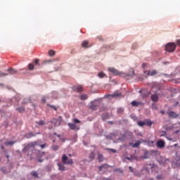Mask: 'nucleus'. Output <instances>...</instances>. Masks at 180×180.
I'll list each match as a JSON object with an SVG mask.
<instances>
[{
    "mask_svg": "<svg viewBox=\"0 0 180 180\" xmlns=\"http://www.w3.org/2000/svg\"><path fill=\"white\" fill-rule=\"evenodd\" d=\"M108 71L113 74V75H120V77H130V75H126L121 72H118L115 68H108Z\"/></svg>",
    "mask_w": 180,
    "mask_h": 180,
    "instance_id": "nucleus-1",
    "label": "nucleus"
},
{
    "mask_svg": "<svg viewBox=\"0 0 180 180\" xmlns=\"http://www.w3.org/2000/svg\"><path fill=\"white\" fill-rule=\"evenodd\" d=\"M165 51L168 53H172L175 51V49H176V44H175L174 42H170L165 46Z\"/></svg>",
    "mask_w": 180,
    "mask_h": 180,
    "instance_id": "nucleus-2",
    "label": "nucleus"
},
{
    "mask_svg": "<svg viewBox=\"0 0 180 180\" xmlns=\"http://www.w3.org/2000/svg\"><path fill=\"white\" fill-rule=\"evenodd\" d=\"M62 162L65 165H72V164H74L72 159H70L68 156H66L65 154L63 155L62 156Z\"/></svg>",
    "mask_w": 180,
    "mask_h": 180,
    "instance_id": "nucleus-3",
    "label": "nucleus"
},
{
    "mask_svg": "<svg viewBox=\"0 0 180 180\" xmlns=\"http://www.w3.org/2000/svg\"><path fill=\"white\" fill-rule=\"evenodd\" d=\"M61 122H63V117L59 116L57 118H53L51 123H53L54 126H60Z\"/></svg>",
    "mask_w": 180,
    "mask_h": 180,
    "instance_id": "nucleus-4",
    "label": "nucleus"
},
{
    "mask_svg": "<svg viewBox=\"0 0 180 180\" xmlns=\"http://www.w3.org/2000/svg\"><path fill=\"white\" fill-rule=\"evenodd\" d=\"M120 93L115 91L112 94L106 95L105 98H107V99H112L113 98H117V96H120Z\"/></svg>",
    "mask_w": 180,
    "mask_h": 180,
    "instance_id": "nucleus-5",
    "label": "nucleus"
},
{
    "mask_svg": "<svg viewBox=\"0 0 180 180\" xmlns=\"http://www.w3.org/2000/svg\"><path fill=\"white\" fill-rule=\"evenodd\" d=\"M167 115L170 119H176L179 116V114L174 111H169L167 112Z\"/></svg>",
    "mask_w": 180,
    "mask_h": 180,
    "instance_id": "nucleus-6",
    "label": "nucleus"
},
{
    "mask_svg": "<svg viewBox=\"0 0 180 180\" xmlns=\"http://www.w3.org/2000/svg\"><path fill=\"white\" fill-rule=\"evenodd\" d=\"M91 46V45H89V41H88V40H84L82 43V47H83L84 49H88Z\"/></svg>",
    "mask_w": 180,
    "mask_h": 180,
    "instance_id": "nucleus-7",
    "label": "nucleus"
},
{
    "mask_svg": "<svg viewBox=\"0 0 180 180\" xmlns=\"http://www.w3.org/2000/svg\"><path fill=\"white\" fill-rule=\"evenodd\" d=\"M72 90L75 92H82V86L81 85L74 86L72 87Z\"/></svg>",
    "mask_w": 180,
    "mask_h": 180,
    "instance_id": "nucleus-8",
    "label": "nucleus"
},
{
    "mask_svg": "<svg viewBox=\"0 0 180 180\" xmlns=\"http://www.w3.org/2000/svg\"><path fill=\"white\" fill-rule=\"evenodd\" d=\"M157 146L159 148H164L165 147V141L160 140L157 142Z\"/></svg>",
    "mask_w": 180,
    "mask_h": 180,
    "instance_id": "nucleus-9",
    "label": "nucleus"
},
{
    "mask_svg": "<svg viewBox=\"0 0 180 180\" xmlns=\"http://www.w3.org/2000/svg\"><path fill=\"white\" fill-rule=\"evenodd\" d=\"M34 146H36V142H31L27 144V146H26L24 149L23 151H27V150H29V148H30V147H34Z\"/></svg>",
    "mask_w": 180,
    "mask_h": 180,
    "instance_id": "nucleus-10",
    "label": "nucleus"
},
{
    "mask_svg": "<svg viewBox=\"0 0 180 180\" xmlns=\"http://www.w3.org/2000/svg\"><path fill=\"white\" fill-rule=\"evenodd\" d=\"M144 74H146V75H155L157 74L156 70H145L144 71Z\"/></svg>",
    "mask_w": 180,
    "mask_h": 180,
    "instance_id": "nucleus-11",
    "label": "nucleus"
},
{
    "mask_svg": "<svg viewBox=\"0 0 180 180\" xmlns=\"http://www.w3.org/2000/svg\"><path fill=\"white\" fill-rule=\"evenodd\" d=\"M58 170L59 171H67V167L64 166L62 163H58Z\"/></svg>",
    "mask_w": 180,
    "mask_h": 180,
    "instance_id": "nucleus-12",
    "label": "nucleus"
},
{
    "mask_svg": "<svg viewBox=\"0 0 180 180\" xmlns=\"http://www.w3.org/2000/svg\"><path fill=\"white\" fill-rule=\"evenodd\" d=\"M108 168H110V166L105 163L99 167V171H102V169H108Z\"/></svg>",
    "mask_w": 180,
    "mask_h": 180,
    "instance_id": "nucleus-13",
    "label": "nucleus"
},
{
    "mask_svg": "<svg viewBox=\"0 0 180 180\" xmlns=\"http://www.w3.org/2000/svg\"><path fill=\"white\" fill-rule=\"evenodd\" d=\"M89 108L91 110H97V109H98V104H96V103H92L91 105H90Z\"/></svg>",
    "mask_w": 180,
    "mask_h": 180,
    "instance_id": "nucleus-14",
    "label": "nucleus"
},
{
    "mask_svg": "<svg viewBox=\"0 0 180 180\" xmlns=\"http://www.w3.org/2000/svg\"><path fill=\"white\" fill-rule=\"evenodd\" d=\"M151 100L153 102H158V95L153 94L151 96Z\"/></svg>",
    "mask_w": 180,
    "mask_h": 180,
    "instance_id": "nucleus-15",
    "label": "nucleus"
},
{
    "mask_svg": "<svg viewBox=\"0 0 180 180\" xmlns=\"http://www.w3.org/2000/svg\"><path fill=\"white\" fill-rule=\"evenodd\" d=\"M68 126L70 127V130H75L76 124L75 123L71 124V123H68Z\"/></svg>",
    "mask_w": 180,
    "mask_h": 180,
    "instance_id": "nucleus-16",
    "label": "nucleus"
},
{
    "mask_svg": "<svg viewBox=\"0 0 180 180\" xmlns=\"http://www.w3.org/2000/svg\"><path fill=\"white\" fill-rule=\"evenodd\" d=\"M34 136H36V135H34L33 134V132H30V133L25 134L26 139H32V137H34Z\"/></svg>",
    "mask_w": 180,
    "mask_h": 180,
    "instance_id": "nucleus-17",
    "label": "nucleus"
},
{
    "mask_svg": "<svg viewBox=\"0 0 180 180\" xmlns=\"http://www.w3.org/2000/svg\"><path fill=\"white\" fill-rule=\"evenodd\" d=\"M140 144H141V142H140V141H137L135 143L132 145V147L134 148H137L138 147H140Z\"/></svg>",
    "mask_w": 180,
    "mask_h": 180,
    "instance_id": "nucleus-18",
    "label": "nucleus"
},
{
    "mask_svg": "<svg viewBox=\"0 0 180 180\" xmlns=\"http://www.w3.org/2000/svg\"><path fill=\"white\" fill-rule=\"evenodd\" d=\"M131 106H139L141 105V102H137L136 101H134L131 103Z\"/></svg>",
    "mask_w": 180,
    "mask_h": 180,
    "instance_id": "nucleus-19",
    "label": "nucleus"
},
{
    "mask_svg": "<svg viewBox=\"0 0 180 180\" xmlns=\"http://www.w3.org/2000/svg\"><path fill=\"white\" fill-rule=\"evenodd\" d=\"M148 150L145 151V153H143V160L148 159Z\"/></svg>",
    "mask_w": 180,
    "mask_h": 180,
    "instance_id": "nucleus-20",
    "label": "nucleus"
},
{
    "mask_svg": "<svg viewBox=\"0 0 180 180\" xmlns=\"http://www.w3.org/2000/svg\"><path fill=\"white\" fill-rule=\"evenodd\" d=\"M8 72H9V74H16V72H18L15 69L13 68H9L8 69Z\"/></svg>",
    "mask_w": 180,
    "mask_h": 180,
    "instance_id": "nucleus-21",
    "label": "nucleus"
},
{
    "mask_svg": "<svg viewBox=\"0 0 180 180\" xmlns=\"http://www.w3.org/2000/svg\"><path fill=\"white\" fill-rule=\"evenodd\" d=\"M49 56L50 57H53V56H56V51H54V50H50V51H49Z\"/></svg>",
    "mask_w": 180,
    "mask_h": 180,
    "instance_id": "nucleus-22",
    "label": "nucleus"
},
{
    "mask_svg": "<svg viewBox=\"0 0 180 180\" xmlns=\"http://www.w3.org/2000/svg\"><path fill=\"white\" fill-rule=\"evenodd\" d=\"M137 124H139V126H140L141 127H143V126H146V121L143 122V121H138Z\"/></svg>",
    "mask_w": 180,
    "mask_h": 180,
    "instance_id": "nucleus-23",
    "label": "nucleus"
},
{
    "mask_svg": "<svg viewBox=\"0 0 180 180\" xmlns=\"http://www.w3.org/2000/svg\"><path fill=\"white\" fill-rule=\"evenodd\" d=\"M98 77L99 78H105L106 77V74L103 73V72L98 74Z\"/></svg>",
    "mask_w": 180,
    "mask_h": 180,
    "instance_id": "nucleus-24",
    "label": "nucleus"
},
{
    "mask_svg": "<svg viewBox=\"0 0 180 180\" xmlns=\"http://www.w3.org/2000/svg\"><path fill=\"white\" fill-rule=\"evenodd\" d=\"M15 143H16V141H8L5 142L4 144L5 146H13Z\"/></svg>",
    "mask_w": 180,
    "mask_h": 180,
    "instance_id": "nucleus-25",
    "label": "nucleus"
},
{
    "mask_svg": "<svg viewBox=\"0 0 180 180\" xmlns=\"http://www.w3.org/2000/svg\"><path fill=\"white\" fill-rule=\"evenodd\" d=\"M16 110H18L19 113H22V112H25V108L23 107H18L16 108Z\"/></svg>",
    "mask_w": 180,
    "mask_h": 180,
    "instance_id": "nucleus-26",
    "label": "nucleus"
},
{
    "mask_svg": "<svg viewBox=\"0 0 180 180\" xmlns=\"http://www.w3.org/2000/svg\"><path fill=\"white\" fill-rule=\"evenodd\" d=\"M91 160H95V153L91 152L89 156Z\"/></svg>",
    "mask_w": 180,
    "mask_h": 180,
    "instance_id": "nucleus-27",
    "label": "nucleus"
},
{
    "mask_svg": "<svg viewBox=\"0 0 180 180\" xmlns=\"http://www.w3.org/2000/svg\"><path fill=\"white\" fill-rule=\"evenodd\" d=\"M146 125L149 126V127H151L153 126V122L150 120H146Z\"/></svg>",
    "mask_w": 180,
    "mask_h": 180,
    "instance_id": "nucleus-28",
    "label": "nucleus"
},
{
    "mask_svg": "<svg viewBox=\"0 0 180 180\" xmlns=\"http://www.w3.org/2000/svg\"><path fill=\"white\" fill-rule=\"evenodd\" d=\"M31 175L32 176H35L36 178H39V174H37V172L35 171L32 172Z\"/></svg>",
    "mask_w": 180,
    "mask_h": 180,
    "instance_id": "nucleus-29",
    "label": "nucleus"
},
{
    "mask_svg": "<svg viewBox=\"0 0 180 180\" xmlns=\"http://www.w3.org/2000/svg\"><path fill=\"white\" fill-rule=\"evenodd\" d=\"M36 123H37V124H39V126H44V124H46V122L43 120L37 122Z\"/></svg>",
    "mask_w": 180,
    "mask_h": 180,
    "instance_id": "nucleus-30",
    "label": "nucleus"
},
{
    "mask_svg": "<svg viewBox=\"0 0 180 180\" xmlns=\"http://www.w3.org/2000/svg\"><path fill=\"white\" fill-rule=\"evenodd\" d=\"M98 160L99 162H102L104 160V158L102 155H98Z\"/></svg>",
    "mask_w": 180,
    "mask_h": 180,
    "instance_id": "nucleus-31",
    "label": "nucleus"
},
{
    "mask_svg": "<svg viewBox=\"0 0 180 180\" xmlns=\"http://www.w3.org/2000/svg\"><path fill=\"white\" fill-rule=\"evenodd\" d=\"M28 68H29L30 71H32V70H34V65L32 63H30L28 65Z\"/></svg>",
    "mask_w": 180,
    "mask_h": 180,
    "instance_id": "nucleus-32",
    "label": "nucleus"
},
{
    "mask_svg": "<svg viewBox=\"0 0 180 180\" xmlns=\"http://www.w3.org/2000/svg\"><path fill=\"white\" fill-rule=\"evenodd\" d=\"M123 112H124V109H123V108H119L117 110V113H123Z\"/></svg>",
    "mask_w": 180,
    "mask_h": 180,
    "instance_id": "nucleus-33",
    "label": "nucleus"
},
{
    "mask_svg": "<svg viewBox=\"0 0 180 180\" xmlns=\"http://www.w3.org/2000/svg\"><path fill=\"white\" fill-rule=\"evenodd\" d=\"M52 150H53V151H58V146L53 145V146H52Z\"/></svg>",
    "mask_w": 180,
    "mask_h": 180,
    "instance_id": "nucleus-34",
    "label": "nucleus"
},
{
    "mask_svg": "<svg viewBox=\"0 0 180 180\" xmlns=\"http://www.w3.org/2000/svg\"><path fill=\"white\" fill-rule=\"evenodd\" d=\"M80 98L82 99V101H85L86 99H88V96L85 94H83L80 96Z\"/></svg>",
    "mask_w": 180,
    "mask_h": 180,
    "instance_id": "nucleus-35",
    "label": "nucleus"
},
{
    "mask_svg": "<svg viewBox=\"0 0 180 180\" xmlns=\"http://www.w3.org/2000/svg\"><path fill=\"white\" fill-rule=\"evenodd\" d=\"M178 160H176V164L177 165V167H180V156H179Z\"/></svg>",
    "mask_w": 180,
    "mask_h": 180,
    "instance_id": "nucleus-36",
    "label": "nucleus"
},
{
    "mask_svg": "<svg viewBox=\"0 0 180 180\" xmlns=\"http://www.w3.org/2000/svg\"><path fill=\"white\" fill-rule=\"evenodd\" d=\"M73 122H74V123H81V121H79V120H78L77 118L74 119Z\"/></svg>",
    "mask_w": 180,
    "mask_h": 180,
    "instance_id": "nucleus-37",
    "label": "nucleus"
},
{
    "mask_svg": "<svg viewBox=\"0 0 180 180\" xmlns=\"http://www.w3.org/2000/svg\"><path fill=\"white\" fill-rule=\"evenodd\" d=\"M47 63H53L52 60H46L44 61V64H47Z\"/></svg>",
    "mask_w": 180,
    "mask_h": 180,
    "instance_id": "nucleus-38",
    "label": "nucleus"
},
{
    "mask_svg": "<svg viewBox=\"0 0 180 180\" xmlns=\"http://www.w3.org/2000/svg\"><path fill=\"white\" fill-rule=\"evenodd\" d=\"M157 179H159V180L162 179V174H158V175L157 176Z\"/></svg>",
    "mask_w": 180,
    "mask_h": 180,
    "instance_id": "nucleus-39",
    "label": "nucleus"
},
{
    "mask_svg": "<svg viewBox=\"0 0 180 180\" xmlns=\"http://www.w3.org/2000/svg\"><path fill=\"white\" fill-rule=\"evenodd\" d=\"M126 160H129V161H133V156H131L130 158L127 157Z\"/></svg>",
    "mask_w": 180,
    "mask_h": 180,
    "instance_id": "nucleus-40",
    "label": "nucleus"
},
{
    "mask_svg": "<svg viewBox=\"0 0 180 180\" xmlns=\"http://www.w3.org/2000/svg\"><path fill=\"white\" fill-rule=\"evenodd\" d=\"M52 109H54L55 110H57V107L54 106V105H49Z\"/></svg>",
    "mask_w": 180,
    "mask_h": 180,
    "instance_id": "nucleus-41",
    "label": "nucleus"
},
{
    "mask_svg": "<svg viewBox=\"0 0 180 180\" xmlns=\"http://www.w3.org/2000/svg\"><path fill=\"white\" fill-rule=\"evenodd\" d=\"M41 148H46V143L40 145Z\"/></svg>",
    "mask_w": 180,
    "mask_h": 180,
    "instance_id": "nucleus-42",
    "label": "nucleus"
},
{
    "mask_svg": "<svg viewBox=\"0 0 180 180\" xmlns=\"http://www.w3.org/2000/svg\"><path fill=\"white\" fill-rule=\"evenodd\" d=\"M137 46V44H134L133 45H132V49H134H134H136V47Z\"/></svg>",
    "mask_w": 180,
    "mask_h": 180,
    "instance_id": "nucleus-43",
    "label": "nucleus"
},
{
    "mask_svg": "<svg viewBox=\"0 0 180 180\" xmlns=\"http://www.w3.org/2000/svg\"><path fill=\"white\" fill-rule=\"evenodd\" d=\"M5 75H8L7 73H1L0 77H5Z\"/></svg>",
    "mask_w": 180,
    "mask_h": 180,
    "instance_id": "nucleus-44",
    "label": "nucleus"
},
{
    "mask_svg": "<svg viewBox=\"0 0 180 180\" xmlns=\"http://www.w3.org/2000/svg\"><path fill=\"white\" fill-rule=\"evenodd\" d=\"M176 44L177 46H180V39L176 41Z\"/></svg>",
    "mask_w": 180,
    "mask_h": 180,
    "instance_id": "nucleus-45",
    "label": "nucleus"
},
{
    "mask_svg": "<svg viewBox=\"0 0 180 180\" xmlns=\"http://www.w3.org/2000/svg\"><path fill=\"white\" fill-rule=\"evenodd\" d=\"M39 59H35L34 63L35 64H39Z\"/></svg>",
    "mask_w": 180,
    "mask_h": 180,
    "instance_id": "nucleus-46",
    "label": "nucleus"
},
{
    "mask_svg": "<svg viewBox=\"0 0 180 180\" xmlns=\"http://www.w3.org/2000/svg\"><path fill=\"white\" fill-rule=\"evenodd\" d=\"M147 66V63H143L142 67L143 68H146Z\"/></svg>",
    "mask_w": 180,
    "mask_h": 180,
    "instance_id": "nucleus-47",
    "label": "nucleus"
},
{
    "mask_svg": "<svg viewBox=\"0 0 180 180\" xmlns=\"http://www.w3.org/2000/svg\"><path fill=\"white\" fill-rule=\"evenodd\" d=\"M110 151H112V153H116V150L115 149H108Z\"/></svg>",
    "mask_w": 180,
    "mask_h": 180,
    "instance_id": "nucleus-48",
    "label": "nucleus"
},
{
    "mask_svg": "<svg viewBox=\"0 0 180 180\" xmlns=\"http://www.w3.org/2000/svg\"><path fill=\"white\" fill-rule=\"evenodd\" d=\"M160 113H161L162 115H165V111L161 110V111H160Z\"/></svg>",
    "mask_w": 180,
    "mask_h": 180,
    "instance_id": "nucleus-49",
    "label": "nucleus"
},
{
    "mask_svg": "<svg viewBox=\"0 0 180 180\" xmlns=\"http://www.w3.org/2000/svg\"><path fill=\"white\" fill-rule=\"evenodd\" d=\"M42 102H43L44 103H45V102H46V98L44 97V98H42Z\"/></svg>",
    "mask_w": 180,
    "mask_h": 180,
    "instance_id": "nucleus-50",
    "label": "nucleus"
},
{
    "mask_svg": "<svg viewBox=\"0 0 180 180\" xmlns=\"http://www.w3.org/2000/svg\"><path fill=\"white\" fill-rule=\"evenodd\" d=\"M60 141H63V142L65 141V139L64 138L60 139Z\"/></svg>",
    "mask_w": 180,
    "mask_h": 180,
    "instance_id": "nucleus-51",
    "label": "nucleus"
},
{
    "mask_svg": "<svg viewBox=\"0 0 180 180\" xmlns=\"http://www.w3.org/2000/svg\"><path fill=\"white\" fill-rule=\"evenodd\" d=\"M178 103H179V102H176L174 105V107L178 106Z\"/></svg>",
    "mask_w": 180,
    "mask_h": 180,
    "instance_id": "nucleus-52",
    "label": "nucleus"
},
{
    "mask_svg": "<svg viewBox=\"0 0 180 180\" xmlns=\"http://www.w3.org/2000/svg\"><path fill=\"white\" fill-rule=\"evenodd\" d=\"M39 162H43V160L39 159Z\"/></svg>",
    "mask_w": 180,
    "mask_h": 180,
    "instance_id": "nucleus-53",
    "label": "nucleus"
},
{
    "mask_svg": "<svg viewBox=\"0 0 180 180\" xmlns=\"http://www.w3.org/2000/svg\"><path fill=\"white\" fill-rule=\"evenodd\" d=\"M129 169H131V172H133V169L131 168V167H129Z\"/></svg>",
    "mask_w": 180,
    "mask_h": 180,
    "instance_id": "nucleus-54",
    "label": "nucleus"
},
{
    "mask_svg": "<svg viewBox=\"0 0 180 180\" xmlns=\"http://www.w3.org/2000/svg\"><path fill=\"white\" fill-rule=\"evenodd\" d=\"M1 147L2 150H4L5 148V147H4V146H1Z\"/></svg>",
    "mask_w": 180,
    "mask_h": 180,
    "instance_id": "nucleus-55",
    "label": "nucleus"
},
{
    "mask_svg": "<svg viewBox=\"0 0 180 180\" xmlns=\"http://www.w3.org/2000/svg\"><path fill=\"white\" fill-rule=\"evenodd\" d=\"M165 64H168V62H165Z\"/></svg>",
    "mask_w": 180,
    "mask_h": 180,
    "instance_id": "nucleus-56",
    "label": "nucleus"
},
{
    "mask_svg": "<svg viewBox=\"0 0 180 180\" xmlns=\"http://www.w3.org/2000/svg\"><path fill=\"white\" fill-rule=\"evenodd\" d=\"M149 180H154V179L151 178V179H150Z\"/></svg>",
    "mask_w": 180,
    "mask_h": 180,
    "instance_id": "nucleus-57",
    "label": "nucleus"
},
{
    "mask_svg": "<svg viewBox=\"0 0 180 180\" xmlns=\"http://www.w3.org/2000/svg\"><path fill=\"white\" fill-rule=\"evenodd\" d=\"M58 137H60V135H57Z\"/></svg>",
    "mask_w": 180,
    "mask_h": 180,
    "instance_id": "nucleus-58",
    "label": "nucleus"
},
{
    "mask_svg": "<svg viewBox=\"0 0 180 180\" xmlns=\"http://www.w3.org/2000/svg\"><path fill=\"white\" fill-rule=\"evenodd\" d=\"M69 155H70V157H71V154H70Z\"/></svg>",
    "mask_w": 180,
    "mask_h": 180,
    "instance_id": "nucleus-59",
    "label": "nucleus"
},
{
    "mask_svg": "<svg viewBox=\"0 0 180 180\" xmlns=\"http://www.w3.org/2000/svg\"><path fill=\"white\" fill-rule=\"evenodd\" d=\"M174 146H176V144H175Z\"/></svg>",
    "mask_w": 180,
    "mask_h": 180,
    "instance_id": "nucleus-60",
    "label": "nucleus"
},
{
    "mask_svg": "<svg viewBox=\"0 0 180 180\" xmlns=\"http://www.w3.org/2000/svg\"><path fill=\"white\" fill-rule=\"evenodd\" d=\"M133 74H134V72H133Z\"/></svg>",
    "mask_w": 180,
    "mask_h": 180,
    "instance_id": "nucleus-61",
    "label": "nucleus"
}]
</instances>
